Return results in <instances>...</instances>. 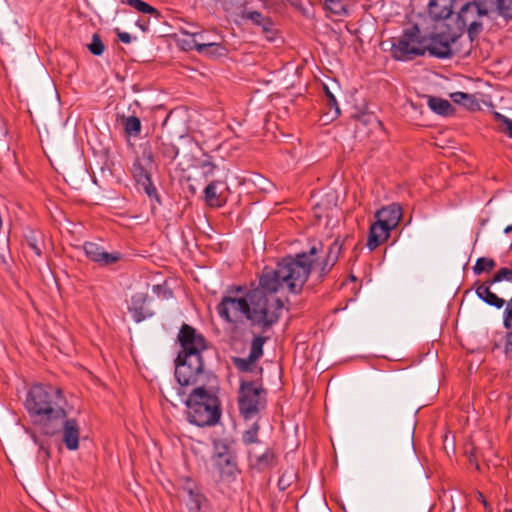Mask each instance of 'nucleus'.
I'll use <instances>...</instances> for the list:
<instances>
[{
  "instance_id": "1",
  "label": "nucleus",
  "mask_w": 512,
  "mask_h": 512,
  "mask_svg": "<svg viewBox=\"0 0 512 512\" xmlns=\"http://www.w3.org/2000/svg\"><path fill=\"white\" fill-rule=\"evenodd\" d=\"M322 244L318 243L310 247L308 252H302L295 257L287 256L279 262L278 277L282 284L290 288L293 294L299 293L306 283L311 272L317 273L319 280L336 264L342 250V244L335 240L329 247L324 258L319 256Z\"/></svg>"
},
{
  "instance_id": "2",
  "label": "nucleus",
  "mask_w": 512,
  "mask_h": 512,
  "mask_svg": "<svg viewBox=\"0 0 512 512\" xmlns=\"http://www.w3.org/2000/svg\"><path fill=\"white\" fill-rule=\"evenodd\" d=\"M278 271L279 262L274 269L265 267L259 279L260 287L246 294L249 309L247 320L253 325L268 328L276 323L284 306L277 294L284 291L293 293L288 286L282 284Z\"/></svg>"
},
{
  "instance_id": "3",
  "label": "nucleus",
  "mask_w": 512,
  "mask_h": 512,
  "mask_svg": "<svg viewBox=\"0 0 512 512\" xmlns=\"http://www.w3.org/2000/svg\"><path fill=\"white\" fill-rule=\"evenodd\" d=\"M24 407L41 432L53 431L64 417L66 399L60 388L36 384L28 390Z\"/></svg>"
},
{
  "instance_id": "4",
  "label": "nucleus",
  "mask_w": 512,
  "mask_h": 512,
  "mask_svg": "<svg viewBox=\"0 0 512 512\" xmlns=\"http://www.w3.org/2000/svg\"><path fill=\"white\" fill-rule=\"evenodd\" d=\"M184 403L188 408L190 423L199 427L215 425L221 416L218 398L207 391L202 385L193 388L184 399H175Z\"/></svg>"
},
{
  "instance_id": "5",
  "label": "nucleus",
  "mask_w": 512,
  "mask_h": 512,
  "mask_svg": "<svg viewBox=\"0 0 512 512\" xmlns=\"http://www.w3.org/2000/svg\"><path fill=\"white\" fill-rule=\"evenodd\" d=\"M203 374V360L202 358L181 357L177 356L175 360V379L177 386L171 388L169 391L162 390L164 398L174 406L177 403L175 399H184V396L190 391L198 387L199 379Z\"/></svg>"
},
{
  "instance_id": "6",
  "label": "nucleus",
  "mask_w": 512,
  "mask_h": 512,
  "mask_svg": "<svg viewBox=\"0 0 512 512\" xmlns=\"http://www.w3.org/2000/svg\"><path fill=\"white\" fill-rule=\"evenodd\" d=\"M393 57L399 61H408L426 53V45L418 26L404 30L402 36L391 48Z\"/></svg>"
},
{
  "instance_id": "7",
  "label": "nucleus",
  "mask_w": 512,
  "mask_h": 512,
  "mask_svg": "<svg viewBox=\"0 0 512 512\" xmlns=\"http://www.w3.org/2000/svg\"><path fill=\"white\" fill-rule=\"evenodd\" d=\"M487 15L488 9L486 4L478 1H469L458 12L457 27L460 30H466L469 38L473 40L482 31V20Z\"/></svg>"
},
{
  "instance_id": "8",
  "label": "nucleus",
  "mask_w": 512,
  "mask_h": 512,
  "mask_svg": "<svg viewBox=\"0 0 512 512\" xmlns=\"http://www.w3.org/2000/svg\"><path fill=\"white\" fill-rule=\"evenodd\" d=\"M264 389L253 381H242L239 389L238 406L245 419L255 416L264 406Z\"/></svg>"
},
{
  "instance_id": "9",
  "label": "nucleus",
  "mask_w": 512,
  "mask_h": 512,
  "mask_svg": "<svg viewBox=\"0 0 512 512\" xmlns=\"http://www.w3.org/2000/svg\"><path fill=\"white\" fill-rule=\"evenodd\" d=\"M153 160L154 158L152 151L148 148H145L132 166V174L135 181L149 197L157 195L156 188L152 183L150 173Z\"/></svg>"
},
{
  "instance_id": "10",
  "label": "nucleus",
  "mask_w": 512,
  "mask_h": 512,
  "mask_svg": "<svg viewBox=\"0 0 512 512\" xmlns=\"http://www.w3.org/2000/svg\"><path fill=\"white\" fill-rule=\"evenodd\" d=\"M178 341L181 345L178 356L181 357L202 358L201 354L207 348L205 338L188 324L182 325L178 334Z\"/></svg>"
},
{
  "instance_id": "11",
  "label": "nucleus",
  "mask_w": 512,
  "mask_h": 512,
  "mask_svg": "<svg viewBox=\"0 0 512 512\" xmlns=\"http://www.w3.org/2000/svg\"><path fill=\"white\" fill-rule=\"evenodd\" d=\"M42 433L47 436L62 433L63 443L68 450L74 451L79 447V424L76 419L69 418L67 412H65L64 417H61V420H59L57 428L53 429V431L44 430Z\"/></svg>"
},
{
  "instance_id": "12",
  "label": "nucleus",
  "mask_w": 512,
  "mask_h": 512,
  "mask_svg": "<svg viewBox=\"0 0 512 512\" xmlns=\"http://www.w3.org/2000/svg\"><path fill=\"white\" fill-rule=\"evenodd\" d=\"M248 305L245 297H223L217 306L219 316L227 322L237 323L243 318L247 319Z\"/></svg>"
},
{
  "instance_id": "13",
  "label": "nucleus",
  "mask_w": 512,
  "mask_h": 512,
  "mask_svg": "<svg viewBox=\"0 0 512 512\" xmlns=\"http://www.w3.org/2000/svg\"><path fill=\"white\" fill-rule=\"evenodd\" d=\"M240 16L243 20H249L252 24L260 27L268 40L274 39L276 29L271 18L264 16L259 11L246 9L241 12Z\"/></svg>"
},
{
  "instance_id": "14",
  "label": "nucleus",
  "mask_w": 512,
  "mask_h": 512,
  "mask_svg": "<svg viewBox=\"0 0 512 512\" xmlns=\"http://www.w3.org/2000/svg\"><path fill=\"white\" fill-rule=\"evenodd\" d=\"M455 42L454 38H450L445 34H437L430 39L428 45H426V51L430 55L445 59L452 56L451 43Z\"/></svg>"
},
{
  "instance_id": "15",
  "label": "nucleus",
  "mask_w": 512,
  "mask_h": 512,
  "mask_svg": "<svg viewBox=\"0 0 512 512\" xmlns=\"http://www.w3.org/2000/svg\"><path fill=\"white\" fill-rule=\"evenodd\" d=\"M183 493L186 494V503L190 512H200L206 505L205 497L191 479H186L183 484Z\"/></svg>"
},
{
  "instance_id": "16",
  "label": "nucleus",
  "mask_w": 512,
  "mask_h": 512,
  "mask_svg": "<svg viewBox=\"0 0 512 512\" xmlns=\"http://www.w3.org/2000/svg\"><path fill=\"white\" fill-rule=\"evenodd\" d=\"M375 218L391 230H394L402 218V208L399 204L392 203L377 210Z\"/></svg>"
},
{
  "instance_id": "17",
  "label": "nucleus",
  "mask_w": 512,
  "mask_h": 512,
  "mask_svg": "<svg viewBox=\"0 0 512 512\" xmlns=\"http://www.w3.org/2000/svg\"><path fill=\"white\" fill-rule=\"evenodd\" d=\"M84 251L89 259L101 265H110L120 259V253H108L96 243L87 242L84 244Z\"/></svg>"
},
{
  "instance_id": "18",
  "label": "nucleus",
  "mask_w": 512,
  "mask_h": 512,
  "mask_svg": "<svg viewBox=\"0 0 512 512\" xmlns=\"http://www.w3.org/2000/svg\"><path fill=\"white\" fill-rule=\"evenodd\" d=\"M227 187L221 181H212L204 189V198L206 203L211 207H221L225 201V191Z\"/></svg>"
},
{
  "instance_id": "19",
  "label": "nucleus",
  "mask_w": 512,
  "mask_h": 512,
  "mask_svg": "<svg viewBox=\"0 0 512 512\" xmlns=\"http://www.w3.org/2000/svg\"><path fill=\"white\" fill-rule=\"evenodd\" d=\"M391 231L392 230L390 228L376 219V222L372 223L369 229L367 241L368 248L371 251L375 250L378 246L388 240Z\"/></svg>"
},
{
  "instance_id": "20",
  "label": "nucleus",
  "mask_w": 512,
  "mask_h": 512,
  "mask_svg": "<svg viewBox=\"0 0 512 512\" xmlns=\"http://www.w3.org/2000/svg\"><path fill=\"white\" fill-rule=\"evenodd\" d=\"M454 0H429L428 11L435 20L447 19L453 12Z\"/></svg>"
},
{
  "instance_id": "21",
  "label": "nucleus",
  "mask_w": 512,
  "mask_h": 512,
  "mask_svg": "<svg viewBox=\"0 0 512 512\" xmlns=\"http://www.w3.org/2000/svg\"><path fill=\"white\" fill-rule=\"evenodd\" d=\"M222 479L235 478L238 473L236 457L234 454L228 455L225 458H220L214 462Z\"/></svg>"
},
{
  "instance_id": "22",
  "label": "nucleus",
  "mask_w": 512,
  "mask_h": 512,
  "mask_svg": "<svg viewBox=\"0 0 512 512\" xmlns=\"http://www.w3.org/2000/svg\"><path fill=\"white\" fill-rule=\"evenodd\" d=\"M476 294L485 303L498 309L502 308L506 303L503 298L498 297L489 289L488 284H479L476 287Z\"/></svg>"
},
{
  "instance_id": "23",
  "label": "nucleus",
  "mask_w": 512,
  "mask_h": 512,
  "mask_svg": "<svg viewBox=\"0 0 512 512\" xmlns=\"http://www.w3.org/2000/svg\"><path fill=\"white\" fill-rule=\"evenodd\" d=\"M147 300V294L136 293L131 297V304L129 310L133 313V318L136 322H141L146 318L144 313V305Z\"/></svg>"
},
{
  "instance_id": "24",
  "label": "nucleus",
  "mask_w": 512,
  "mask_h": 512,
  "mask_svg": "<svg viewBox=\"0 0 512 512\" xmlns=\"http://www.w3.org/2000/svg\"><path fill=\"white\" fill-rule=\"evenodd\" d=\"M184 33L193 37V45L199 53H216L220 49V45L216 42L199 41L197 37L202 39V35L200 33L188 31H184Z\"/></svg>"
},
{
  "instance_id": "25",
  "label": "nucleus",
  "mask_w": 512,
  "mask_h": 512,
  "mask_svg": "<svg viewBox=\"0 0 512 512\" xmlns=\"http://www.w3.org/2000/svg\"><path fill=\"white\" fill-rule=\"evenodd\" d=\"M428 106L433 112L442 116H447L453 112V107L449 101L437 97H429Z\"/></svg>"
},
{
  "instance_id": "26",
  "label": "nucleus",
  "mask_w": 512,
  "mask_h": 512,
  "mask_svg": "<svg viewBox=\"0 0 512 512\" xmlns=\"http://www.w3.org/2000/svg\"><path fill=\"white\" fill-rule=\"evenodd\" d=\"M122 123L125 133L129 136L137 137L141 132V121L136 116L122 117Z\"/></svg>"
},
{
  "instance_id": "27",
  "label": "nucleus",
  "mask_w": 512,
  "mask_h": 512,
  "mask_svg": "<svg viewBox=\"0 0 512 512\" xmlns=\"http://www.w3.org/2000/svg\"><path fill=\"white\" fill-rule=\"evenodd\" d=\"M122 4L129 5L133 7L135 10H137L140 13L143 14H150L154 15L156 17L159 16L158 11L149 5L148 3L142 1V0H119Z\"/></svg>"
},
{
  "instance_id": "28",
  "label": "nucleus",
  "mask_w": 512,
  "mask_h": 512,
  "mask_svg": "<svg viewBox=\"0 0 512 512\" xmlns=\"http://www.w3.org/2000/svg\"><path fill=\"white\" fill-rule=\"evenodd\" d=\"M349 0H325V8L335 15H344L347 13Z\"/></svg>"
},
{
  "instance_id": "29",
  "label": "nucleus",
  "mask_w": 512,
  "mask_h": 512,
  "mask_svg": "<svg viewBox=\"0 0 512 512\" xmlns=\"http://www.w3.org/2000/svg\"><path fill=\"white\" fill-rule=\"evenodd\" d=\"M496 267V262L492 258L480 257L477 259L473 273L475 275H481L484 272H490Z\"/></svg>"
},
{
  "instance_id": "30",
  "label": "nucleus",
  "mask_w": 512,
  "mask_h": 512,
  "mask_svg": "<svg viewBox=\"0 0 512 512\" xmlns=\"http://www.w3.org/2000/svg\"><path fill=\"white\" fill-rule=\"evenodd\" d=\"M493 116L495 121L499 123V131L512 138V119L499 112H494Z\"/></svg>"
},
{
  "instance_id": "31",
  "label": "nucleus",
  "mask_w": 512,
  "mask_h": 512,
  "mask_svg": "<svg viewBox=\"0 0 512 512\" xmlns=\"http://www.w3.org/2000/svg\"><path fill=\"white\" fill-rule=\"evenodd\" d=\"M325 94L327 97V107L329 108L328 115H330V119L333 120L340 116V108L337 103L335 96L330 92V90L325 86Z\"/></svg>"
},
{
  "instance_id": "32",
  "label": "nucleus",
  "mask_w": 512,
  "mask_h": 512,
  "mask_svg": "<svg viewBox=\"0 0 512 512\" xmlns=\"http://www.w3.org/2000/svg\"><path fill=\"white\" fill-rule=\"evenodd\" d=\"M265 343V338L261 336H256L252 340L251 349L249 356L252 360H258L263 354V345Z\"/></svg>"
},
{
  "instance_id": "33",
  "label": "nucleus",
  "mask_w": 512,
  "mask_h": 512,
  "mask_svg": "<svg viewBox=\"0 0 512 512\" xmlns=\"http://www.w3.org/2000/svg\"><path fill=\"white\" fill-rule=\"evenodd\" d=\"M274 454L270 450H266L262 455L257 456L255 465L259 470H265L273 465Z\"/></svg>"
},
{
  "instance_id": "34",
  "label": "nucleus",
  "mask_w": 512,
  "mask_h": 512,
  "mask_svg": "<svg viewBox=\"0 0 512 512\" xmlns=\"http://www.w3.org/2000/svg\"><path fill=\"white\" fill-rule=\"evenodd\" d=\"M263 6L272 11L281 10L286 3H290L291 5H298V0H260Z\"/></svg>"
},
{
  "instance_id": "35",
  "label": "nucleus",
  "mask_w": 512,
  "mask_h": 512,
  "mask_svg": "<svg viewBox=\"0 0 512 512\" xmlns=\"http://www.w3.org/2000/svg\"><path fill=\"white\" fill-rule=\"evenodd\" d=\"M214 449H215V452L213 455V462L219 460L220 458H223V457L225 458L228 455L234 454L230 450L229 446L223 441L215 442Z\"/></svg>"
},
{
  "instance_id": "36",
  "label": "nucleus",
  "mask_w": 512,
  "mask_h": 512,
  "mask_svg": "<svg viewBox=\"0 0 512 512\" xmlns=\"http://www.w3.org/2000/svg\"><path fill=\"white\" fill-rule=\"evenodd\" d=\"M256 360H252L248 355L247 358H235L234 365L235 367L242 372H251L255 366Z\"/></svg>"
},
{
  "instance_id": "37",
  "label": "nucleus",
  "mask_w": 512,
  "mask_h": 512,
  "mask_svg": "<svg viewBox=\"0 0 512 512\" xmlns=\"http://www.w3.org/2000/svg\"><path fill=\"white\" fill-rule=\"evenodd\" d=\"M88 49L93 55L100 56L103 54L105 46L98 34L95 33L92 35V40L88 45Z\"/></svg>"
},
{
  "instance_id": "38",
  "label": "nucleus",
  "mask_w": 512,
  "mask_h": 512,
  "mask_svg": "<svg viewBox=\"0 0 512 512\" xmlns=\"http://www.w3.org/2000/svg\"><path fill=\"white\" fill-rule=\"evenodd\" d=\"M499 13L506 19H512V0H497Z\"/></svg>"
},
{
  "instance_id": "39",
  "label": "nucleus",
  "mask_w": 512,
  "mask_h": 512,
  "mask_svg": "<svg viewBox=\"0 0 512 512\" xmlns=\"http://www.w3.org/2000/svg\"><path fill=\"white\" fill-rule=\"evenodd\" d=\"M503 324L508 330L512 329V298L508 301L503 313Z\"/></svg>"
},
{
  "instance_id": "40",
  "label": "nucleus",
  "mask_w": 512,
  "mask_h": 512,
  "mask_svg": "<svg viewBox=\"0 0 512 512\" xmlns=\"http://www.w3.org/2000/svg\"><path fill=\"white\" fill-rule=\"evenodd\" d=\"M258 425L254 424L251 429L246 431L243 435V441L246 444L255 443L258 441L257 434H258Z\"/></svg>"
},
{
  "instance_id": "41",
  "label": "nucleus",
  "mask_w": 512,
  "mask_h": 512,
  "mask_svg": "<svg viewBox=\"0 0 512 512\" xmlns=\"http://www.w3.org/2000/svg\"><path fill=\"white\" fill-rule=\"evenodd\" d=\"M451 99L453 102L457 104H463L467 105L468 103L472 102V98L469 94H466L464 92H454L451 94Z\"/></svg>"
},
{
  "instance_id": "42",
  "label": "nucleus",
  "mask_w": 512,
  "mask_h": 512,
  "mask_svg": "<svg viewBox=\"0 0 512 512\" xmlns=\"http://www.w3.org/2000/svg\"><path fill=\"white\" fill-rule=\"evenodd\" d=\"M199 167L203 170L204 177L208 178L214 174L216 166L207 158L203 160Z\"/></svg>"
},
{
  "instance_id": "43",
  "label": "nucleus",
  "mask_w": 512,
  "mask_h": 512,
  "mask_svg": "<svg viewBox=\"0 0 512 512\" xmlns=\"http://www.w3.org/2000/svg\"><path fill=\"white\" fill-rule=\"evenodd\" d=\"M507 280L512 282V270L509 268H501L495 275L494 281Z\"/></svg>"
},
{
  "instance_id": "44",
  "label": "nucleus",
  "mask_w": 512,
  "mask_h": 512,
  "mask_svg": "<svg viewBox=\"0 0 512 512\" xmlns=\"http://www.w3.org/2000/svg\"><path fill=\"white\" fill-rule=\"evenodd\" d=\"M118 38L125 44H129L132 40L131 35L127 32H118Z\"/></svg>"
},
{
  "instance_id": "45",
  "label": "nucleus",
  "mask_w": 512,
  "mask_h": 512,
  "mask_svg": "<svg viewBox=\"0 0 512 512\" xmlns=\"http://www.w3.org/2000/svg\"><path fill=\"white\" fill-rule=\"evenodd\" d=\"M177 154H178L177 149H176L174 146H172V147L170 148V150H169V155H170V157H171L172 159H174V158L177 156Z\"/></svg>"
},
{
  "instance_id": "46",
  "label": "nucleus",
  "mask_w": 512,
  "mask_h": 512,
  "mask_svg": "<svg viewBox=\"0 0 512 512\" xmlns=\"http://www.w3.org/2000/svg\"><path fill=\"white\" fill-rule=\"evenodd\" d=\"M507 345L509 349L512 351V331L507 335Z\"/></svg>"
},
{
  "instance_id": "47",
  "label": "nucleus",
  "mask_w": 512,
  "mask_h": 512,
  "mask_svg": "<svg viewBox=\"0 0 512 512\" xmlns=\"http://www.w3.org/2000/svg\"><path fill=\"white\" fill-rule=\"evenodd\" d=\"M498 281H494V276L489 279V280H486L484 282H482L481 284H488L489 285V288L491 287V285H493L494 283H497Z\"/></svg>"
},
{
  "instance_id": "48",
  "label": "nucleus",
  "mask_w": 512,
  "mask_h": 512,
  "mask_svg": "<svg viewBox=\"0 0 512 512\" xmlns=\"http://www.w3.org/2000/svg\"><path fill=\"white\" fill-rule=\"evenodd\" d=\"M498 281H494V276L489 279V280H486L484 282H482L481 284H488L489 285V288L491 287V285H493L494 283H497Z\"/></svg>"
},
{
  "instance_id": "49",
  "label": "nucleus",
  "mask_w": 512,
  "mask_h": 512,
  "mask_svg": "<svg viewBox=\"0 0 512 512\" xmlns=\"http://www.w3.org/2000/svg\"><path fill=\"white\" fill-rule=\"evenodd\" d=\"M479 499L484 504L485 509H488V503H487V501L485 500L484 496L481 493H479Z\"/></svg>"
},
{
  "instance_id": "50",
  "label": "nucleus",
  "mask_w": 512,
  "mask_h": 512,
  "mask_svg": "<svg viewBox=\"0 0 512 512\" xmlns=\"http://www.w3.org/2000/svg\"><path fill=\"white\" fill-rule=\"evenodd\" d=\"M31 247L38 256L41 255V250L35 244H31Z\"/></svg>"
},
{
  "instance_id": "51",
  "label": "nucleus",
  "mask_w": 512,
  "mask_h": 512,
  "mask_svg": "<svg viewBox=\"0 0 512 512\" xmlns=\"http://www.w3.org/2000/svg\"><path fill=\"white\" fill-rule=\"evenodd\" d=\"M511 232H512V225H509V226H507V227L504 229V233H505V234H509V233H511Z\"/></svg>"
},
{
  "instance_id": "52",
  "label": "nucleus",
  "mask_w": 512,
  "mask_h": 512,
  "mask_svg": "<svg viewBox=\"0 0 512 512\" xmlns=\"http://www.w3.org/2000/svg\"><path fill=\"white\" fill-rule=\"evenodd\" d=\"M505 512H512V509H506Z\"/></svg>"
}]
</instances>
